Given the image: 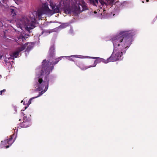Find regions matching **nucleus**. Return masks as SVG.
Returning <instances> with one entry per match:
<instances>
[{
  "label": "nucleus",
  "mask_w": 157,
  "mask_h": 157,
  "mask_svg": "<svg viewBox=\"0 0 157 157\" xmlns=\"http://www.w3.org/2000/svg\"><path fill=\"white\" fill-rule=\"evenodd\" d=\"M111 59L110 58V57L108 58L106 60H105V59L101 58V62H102L104 63H106L109 62H112Z\"/></svg>",
  "instance_id": "obj_16"
},
{
  "label": "nucleus",
  "mask_w": 157,
  "mask_h": 157,
  "mask_svg": "<svg viewBox=\"0 0 157 157\" xmlns=\"http://www.w3.org/2000/svg\"><path fill=\"white\" fill-rule=\"evenodd\" d=\"M73 6L72 7V8H73ZM72 10H73V9H72ZM64 12L67 14H71V12H72V11L71 10L70 8V7H66L64 9ZM73 13V12H72Z\"/></svg>",
  "instance_id": "obj_13"
},
{
  "label": "nucleus",
  "mask_w": 157,
  "mask_h": 157,
  "mask_svg": "<svg viewBox=\"0 0 157 157\" xmlns=\"http://www.w3.org/2000/svg\"><path fill=\"white\" fill-rule=\"evenodd\" d=\"M26 40V38L22 34L20 35L19 36L17 37V39L16 40V42L18 44V42H21V44L23 43V41Z\"/></svg>",
  "instance_id": "obj_11"
},
{
  "label": "nucleus",
  "mask_w": 157,
  "mask_h": 157,
  "mask_svg": "<svg viewBox=\"0 0 157 157\" xmlns=\"http://www.w3.org/2000/svg\"><path fill=\"white\" fill-rule=\"evenodd\" d=\"M70 60H72V59H70Z\"/></svg>",
  "instance_id": "obj_30"
},
{
  "label": "nucleus",
  "mask_w": 157,
  "mask_h": 157,
  "mask_svg": "<svg viewBox=\"0 0 157 157\" xmlns=\"http://www.w3.org/2000/svg\"><path fill=\"white\" fill-rule=\"evenodd\" d=\"M21 126L23 128H26L29 126L31 124L30 120L27 118V117L24 116L23 117V121L21 124Z\"/></svg>",
  "instance_id": "obj_7"
},
{
  "label": "nucleus",
  "mask_w": 157,
  "mask_h": 157,
  "mask_svg": "<svg viewBox=\"0 0 157 157\" xmlns=\"http://www.w3.org/2000/svg\"><path fill=\"white\" fill-rule=\"evenodd\" d=\"M2 22H1L0 21V26H1V24Z\"/></svg>",
  "instance_id": "obj_25"
},
{
  "label": "nucleus",
  "mask_w": 157,
  "mask_h": 157,
  "mask_svg": "<svg viewBox=\"0 0 157 157\" xmlns=\"http://www.w3.org/2000/svg\"><path fill=\"white\" fill-rule=\"evenodd\" d=\"M133 33L129 31L125 32L121 36L113 37L112 41L114 46L113 51L110 56L112 62L121 60L127 49L130 45Z\"/></svg>",
  "instance_id": "obj_1"
},
{
  "label": "nucleus",
  "mask_w": 157,
  "mask_h": 157,
  "mask_svg": "<svg viewBox=\"0 0 157 157\" xmlns=\"http://www.w3.org/2000/svg\"><path fill=\"white\" fill-rule=\"evenodd\" d=\"M99 2L101 4V5L102 6H105V1H104V0H98Z\"/></svg>",
  "instance_id": "obj_20"
},
{
  "label": "nucleus",
  "mask_w": 157,
  "mask_h": 157,
  "mask_svg": "<svg viewBox=\"0 0 157 157\" xmlns=\"http://www.w3.org/2000/svg\"><path fill=\"white\" fill-rule=\"evenodd\" d=\"M149 0H146V2H149Z\"/></svg>",
  "instance_id": "obj_26"
},
{
  "label": "nucleus",
  "mask_w": 157,
  "mask_h": 157,
  "mask_svg": "<svg viewBox=\"0 0 157 157\" xmlns=\"http://www.w3.org/2000/svg\"><path fill=\"white\" fill-rule=\"evenodd\" d=\"M25 44H27L26 47V51L27 52H29L33 48V46L30 43H28Z\"/></svg>",
  "instance_id": "obj_14"
},
{
  "label": "nucleus",
  "mask_w": 157,
  "mask_h": 157,
  "mask_svg": "<svg viewBox=\"0 0 157 157\" xmlns=\"http://www.w3.org/2000/svg\"><path fill=\"white\" fill-rule=\"evenodd\" d=\"M27 44H25L24 45H23L21 47L18 48H17V50L20 52L24 50L26 48Z\"/></svg>",
  "instance_id": "obj_15"
},
{
  "label": "nucleus",
  "mask_w": 157,
  "mask_h": 157,
  "mask_svg": "<svg viewBox=\"0 0 157 157\" xmlns=\"http://www.w3.org/2000/svg\"><path fill=\"white\" fill-rule=\"evenodd\" d=\"M76 65L81 68L82 70H84L90 67V66H86L84 63L82 61H78L76 63Z\"/></svg>",
  "instance_id": "obj_9"
},
{
  "label": "nucleus",
  "mask_w": 157,
  "mask_h": 157,
  "mask_svg": "<svg viewBox=\"0 0 157 157\" xmlns=\"http://www.w3.org/2000/svg\"><path fill=\"white\" fill-rule=\"evenodd\" d=\"M90 58L95 59L96 60L94 61L93 60L90 61V62H94L93 64L90 65V67H94L96 66L97 63H98L101 62V58L98 57H91Z\"/></svg>",
  "instance_id": "obj_8"
},
{
  "label": "nucleus",
  "mask_w": 157,
  "mask_h": 157,
  "mask_svg": "<svg viewBox=\"0 0 157 157\" xmlns=\"http://www.w3.org/2000/svg\"><path fill=\"white\" fill-rule=\"evenodd\" d=\"M7 0H3V2H6V1H7Z\"/></svg>",
  "instance_id": "obj_24"
},
{
  "label": "nucleus",
  "mask_w": 157,
  "mask_h": 157,
  "mask_svg": "<svg viewBox=\"0 0 157 157\" xmlns=\"http://www.w3.org/2000/svg\"><path fill=\"white\" fill-rule=\"evenodd\" d=\"M20 52L17 50L16 51L13 53L12 56H11L13 58H17Z\"/></svg>",
  "instance_id": "obj_18"
},
{
  "label": "nucleus",
  "mask_w": 157,
  "mask_h": 157,
  "mask_svg": "<svg viewBox=\"0 0 157 157\" xmlns=\"http://www.w3.org/2000/svg\"><path fill=\"white\" fill-rule=\"evenodd\" d=\"M55 50L54 46H52L49 51V55L48 57V62H47L46 59L43 61L41 76L43 75L44 73L46 75V76H48L50 72L54 69V66L62 59L63 57L55 58Z\"/></svg>",
  "instance_id": "obj_3"
},
{
  "label": "nucleus",
  "mask_w": 157,
  "mask_h": 157,
  "mask_svg": "<svg viewBox=\"0 0 157 157\" xmlns=\"http://www.w3.org/2000/svg\"><path fill=\"white\" fill-rule=\"evenodd\" d=\"M19 121H21V119H20L19 120Z\"/></svg>",
  "instance_id": "obj_31"
},
{
  "label": "nucleus",
  "mask_w": 157,
  "mask_h": 157,
  "mask_svg": "<svg viewBox=\"0 0 157 157\" xmlns=\"http://www.w3.org/2000/svg\"><path fill=\"white\" fill-rule=\"evenodd\" d=\"M23 102V101L22 100V101H21V103H22V102Z\"/></svg>",
  "instance_id": "obj_27"
},
{
  "label": "nucleus",
  "mask_w": 157,
  "mask_h": 157,
  "mask_svg": "<svg viewBox=\"0 0 157 157\" xmlns=\"http://www.w3.org/2000/svg\"><path fill=\"white\" fill-rule=\"evenodd\" d=\"M76 56V55H74L73 56H71L70 57H75Z\"/></svg>",
  "instance_id": "obj_23"
},
{
  "label": "nucleus",
  "mask_w": 157,
  "mask_h": 157,
  "mask_svg": "<svg viewBox=\"0 0 157 157\" xmlns=\"http://www.w3.org/2000/svg\"><path fill=\"white\" fill-rule=\"evenodd\" d=\"M11 15H12L13 17H14L16 15V10L13 9H10Z\"/></svg>",
  "instance_id": "obj_17"
},
{
  "label": "nucleus",
  "mask_w": 157,
  "mask_h": 157,
  "mask_svg": "<svg viewBox=\"0 0 157 157\" xmlns=\"http://www.w3.org/2000/svg\"><path fill=\"white\" fill-rule=\"evenodd\" d=\"M114 3V0H105L104 6L109 5L112 6Z\"/></svg>",
  "instance_id": "obj_12"
},
{
  "label": "nucleus",
  "mask_w": 157,
  "mask_h": 157,
  "mask_svg": "<svg viewBox=\"0 0 157 157\" xmlns=\"http://www.w3.org/2000/svg\"><path fill=\"white\" fill-rule=\"evenodd\" d=\"M90 2L93 4L98 3V0H89Z\"/></svg>",
  "instance_id": "obj_19"
},
{
  "label": "nucleus",
  "mask_w": 157,
  "mask_h": 157,
  "mask_svg": "<svg viewBox=\"0 0 157 157\" xmlns=\"http://www.w3.org/2000/svg\"><path fill=\"white\" fill-rule=\"evenodd\" d=\"M27 107H25V109L27 108Z\"/></svg>",
  "instance_id": "obj_28"
},
{
  "label": "nucleus",
  "mask_w": 157,
  "mask_h": 157,
  "mask_svg": "<svg viewBox=\"0 0 157 157\" xmlns=\"http://www.w3.org/2000/svg\"><path fill=\"white\" fill-rule=\"evenodd\" d=\"M48 77V76H45L43 81L40 76H39L37 78H36V80L37 81V82H36V85L38 87L36 90L37 91H42L39 93L38 96L35 97V98H37L40 96L48 90L49 82Z\"/></svg>",
  "instance_id": "obj_4"
},
{
  "label": "nucleus",
  "mask_w": 157,
  "mask_h": 157,
  "mask_svg": "<svg viewBox=\"0 0 157 157\" xmlns=\"http://www.w3.org/2000/svg\"><path fill=\"white\" fill-rule=\"evenodd\" d=\"M142 2L144 3V1H143Z\"/></svg>",
  "instance_id": "obj_29"
},
{
  "label": "nucleus",
  "mask_w": 157,
  "mask_h": 157,
  "mask_svg": "<svg viewBox=\"0 0 157 157\" xmlns=\"http://www.w3.org/2000/svg\"><path fill=\"white\" fill-rule=\"evenodd\" d=\"M35 98V97H33L31 98L29 100V101H28V106L30 104H31V101L32 100V99H34V98Z\"/></svg>",
  "instance_id": "obj_21"
},
{
  "label": "nucleus",
  "mask_w": 157,
  "mask_h": 157,
  "mask_svg": "<svg viewBox=\"0 0 157 157\" xmlns=\"http://www.w3.org/2000/svg\"><path fill=\"white\" fill-rule=\"evenodd\" d=\"M51 11L52 10L49 9L48 5L44 3L41 8L38 10L37 15L36 12H33L31 13L30 14V19H29L26 17H22L19 21V25L25 26V29L29 32L30 30L33 29L35 27L33 22L36 21L37 15L39 19L42 20L44 18L42 17L44 14Z\"/></svg>",
  "instance_id": "obj_2"
},
{
  "label": "nucleus",
  "mask_w": 157,
  "mask_h": 157,
  "mask_svg": "<svg viewBox=\"0 0 157 157\" xmlns=\"http://www.w3.org/2000/svg\"><path fill=\"white\" fill-rule=\"evenodd\" d=\"M6 92V90L5 89L3 90L0 91V94L1 95H2V94L3 93H5Z\"/></svg>",
  "instance_id": "obj_22"
},
{
  "label": "nucleus",
  "mask_w": 157,
  "mask_h": 157,
  "mask_svg": "<svg viewBox=\"0 0 157 157\" xmlns=\"http://www.w3.org/2000/svg\"><path fill=\"white\" fill-rule=\"evenodd\" d=\"M13 142V138L11 137L9 139L5 140L3 142L2 141V143L3 144H4V143L5 144L7 143L9 144V145L6 146V148H8L12 144Z\"/></svg>",
  "instance_id": "obj_10"
},
{
  "label": "nucleus",
  "mask_w": 157,
  "mask_h": 157,
  "mask_svg": "<svg viewBox=\"0 0 157 157\" xmlns=\"http://www.w3.org/2000/svg\"><path fill=\"white\" fill-rule=\"evenodd\" d=\"M86 3L83 0H80V3L77 5H75L73 8V14L74 16H77L82 11L88 10Z\"/></svg>",
  "instance_id": "obj_5"
},
{
  "label": "nucleus",
  "mask_w": 157,
  "mask_h": 157,
  "mask_svg": "<svg viewBox=\"0 0 157 157\" xmlns=\"http://www.w3.org/2000/svg\"><path fill=\"white\" fill-rule=\"evenodd\" d=\"M49 5L52 8V11H53V13H59L60 12L59 9L60 7V5H56L55 3L50 1L49 2Z\"/></svg>",
  "instance_id": "obj_6"
}]
</instances>
